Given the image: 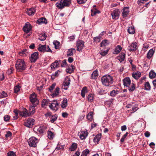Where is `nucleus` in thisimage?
Returning <instances> with one entry per match:
<instances>
[{
    "instance_id": "nucleus-1",
    "label": "nucleus",
    "mask_w": 156,
    "mask_h": 156,
    "mask_svg": "<svg viewBox=\"0 0 156 156\" xmlns=\"http://www.w3.org/2000/svg\"><path fill=\"white\" fill-rule=\"evenodd\" d=\"M15 67L17 71L21 72L25 70L27 68V65L23 59H18L15 64Z\"/></svg>"
},
{
    "instance_id": "nucleus-2",
    "label": "nucleus",
    "mask_w": 156,
    "mask_h": 156,
    "mask_svg": "<svg viewBox=\"0 0 156 156\" xmlns=\"http://www.w3.org/2000/svg\"><path fill=\"white\" fill-rule=\"evenodd\" d=\"M123 85L125 87L127 88L129 92H133L135 89V85L131 83L130 78L129 77L125 78L123 80Z\"/></svg>"
},
{
    "instance_id": "nucleus-3",
    "label": "nucleus",
    "mask_w": 156,
    "mask_h": 156,
    "mask_svg": "<svg viewBox=\"0 0 156 156\" xmlns=\"http://www.w3.org/2000/svg\"><path fill=\"white\" fill-rule=\"evenodd\" d=\"M101 82L103 85L108 86L112 83L113 79L110 75H105L102 77Z\"/></svg>"
},
{
    "instance_id": "nucleus-4",
    "label": "nucleus",
    "mask_w": 156,
    "mask_h": 156,
    "mask_svg": "<svg viewBox=\"0 0 156 156\" xmlns=\"http://www.w3.org/2000/svg\"><path fill=\"white\" fill-rule=\"evenodd\" d=\"M71 3V0H61L60 2H57L56 6L59 9H62L65 6H68Z\"/></svg>"
},
{
    "instance_id": "nucleus-5",
    "label": "nucleus",
    "mask_w": 156,
    "mask_h": 156,
    "mask_svg": "<svg viewBox=\"0 0 156 156\" xmlns=\"http://www.w3.org/2000/svg\"><path fill=\"white\" fill-rule=\"evenodd\" d=\"M37 49L39 51L43 52L46 51L50 52L51 53L52 52V51L50 49L49 46H47L46 44L43 45L41 44H39Z\"/></svg>"
},
{
    "instance_id": "nucleus-6",
    "label": "nucleus",
    "mask_w": 156,
    "mask_h": 156,
    "mask_svg": "<svg viewBox=\"0 0 156 156\" xmlns=\"http://www.w3.org/2000/svg\"><path fill=\"white\" fill-rule=\"evenodd\" d=\"M59 106V103L56 100H54L53 102L49 103L50 108L54 112L58 110Z\"/></svg>"
},
{
    "instance_id": "nucleus-7",
    "label": "nucleus",
    "mask_w": 156,
    "mask_h": 156,
    "mask_svg": "<svg viewBox=\"0 0 156 156\" xmlns=\"http://www.w3.org/2000/svg\"><path fill=\"white\" fill-rule=\"evenodd\" d=\"M28 144L30 147H35L37 143V139L34 136H32L28 140Z\"/></svg>"
},
{
    "instance_id": "nucleus-8",
    "label": "nucleus",
    "mask_w": 156,
    "mask_h": 156,
    "mask_svg": "<svg viewBox=\"0 0 156 156\" xmlns=\"http://www.w3.org/2000/svg\"><path fill=\"white\" fill-rule=\"evenodd\" d=\"M77 47L76 50L79 52L81 51L84 47V42L82 40H79L76 43Z\"/></svg>"
},
{
    "instance_id": "nucleus-9",
    "label": "nucleus",
    "mask_w": 156,
    "mask_h": 156,
    "mask_svg": "<svg viewBox=\"0 0 156 156\" xmlns=\"http://www.w3.org/2000/svg\"><path fill=\"white\" fill-rule=\"evenodd\" d=\"M30 99L31 104H36V105H37L39 101L36 98V94L35 93H33L30 95Z\"/></svg>"
},
{
    "instance_id": "nucleus-10",
    "label": "nucleus",
    "mask_w": 156,
    "mask_h": 156,
    "mask_svg": "<svg viewBox=\"0 0 156 156\" xmlns=\"http://www.w3.org/2000/svg\"><path fill=\"white\" fill-rule=\"evenodd\" d=\"M34 120L32 118H29L24 122V125L28 128L32 127L34 125Z\"/></svg>"
},
{
    "instance_id": "nucleus-11",
    "label": "nucleus",
    "mask_w": 156,
    "mask_h": 156,
    "mask_svg": "<svg viewBox=\"0 0 156 156\" xmlns=\"http://www.w3.org/2000/svg\"><path fill=\"white\" fill-rule=\"evenodd\" d=\"M120 12L118 9L114 10L111 13L112 18L114 20H117L119 19V16Z\"/></svg>"
},
{
    "instance_id": "nucleus-12",
    "label": "nucleus",
    "mask_w": 156,
    "mask_h": 156,
    "mask_svg": "<svg viewBox=\"0 0 156 156\" xmlns=\"http://www.w3.org/2000/svg\"><path fill=\"white\" fill-rule=\"evenodd\" d=\"M137 45V43L134 41L128 46V49L130 51H135L136 50Z\"/></svg>"
},
{
    "instance_id": "nucleus-13",
    "label": "nucleus",
    "mask_w": 156,
    "mask_h": 156,
    "mask_svg": "<svg viewBox=\"0 0 156 156\" xmlns=\"http://www.w3.org/2000/svg\"><path fill=\"white\" fill-rule=\"evenodd\" d=\"M31 29L32 27L30 24L27 22L26 23L25 25L23 28V30L25 32L27 33L31 30Z\"/></svg>"
},
{
    "instance_id": "nucleus-14",
    "label": "nucleus",
    "mask_w": 156,
    "mask_h": 156,
    "mask_svg": "<svg viewBox=\"0 0 156 156\" xmlns=\"http://www.w3.org/2000/svg\"><path fill=\"white\" fill-rule=\"evenodd\" d=\"M19 114L22 117H26L30 116L27 110L25 108L23 109V111L19 112Z\"/></svg>"
},
{
    "instance_id": "nucleus-15",
    "label": "nucleus",
    "mask_w": 156,
    "mask_h": 156,
    "mask_svg": "<svg viewBox=\"0 0 156 156\" xmlns=\"http://www.w3.org/2000/svg\"><path fill=\"white\" fill-rule=\"evenodd\" d=\"M122 10V16L123 18H125L129 14V7H125L123 8Z\"/></svg>"
},
{
    "instance_id": "nucleus-16",
    "label": "nucleus",
    "mask_w": 156,
    "mask_h": 156,
    "mask_svg": "<svg viewBox=\"0 0 156 156\" xmlns=\"http://www.w3.org/2000/svg\"><path fill=\"white\" fill-rule=\"evenodd\" d=\"M38 58V53L37 52H35L31 55L30 60L31 62H34Z\"/></svg>"
},
{
    "instance_id": "nucleus-17",
    "label": "nucleus",
    "mask_w": 156,
    "mask_h": 156,
    "mask_svg": "<svg viewBox=\"0 0 156 156\" xmlns=\"http://www.w3.org/2000/svg\"><path fill=\"white\" fill-rule=\"evenodd\" d=\"M37 105L36 104H31L29 109V114L30 115L33 114L35 112V107Z\"/></svg>"
},
{
    "instance_id": "nucleus-18",
    "label": "nucleus",
    "mask_w": 156,
    "mask_h": 156,
    "mask_svg": "<svg viewBox=\"0 0 156 156\" xmlns=\"http://www.w3.org/2000/svg\"><path fill=\"white\" fill-rule=\"evenodd\" d=\"M80 139L81 140L85 139L87 136V131H82L78 133Z\"/></svg>"
},
{
    "instance_id": "nucleus-19",
    "label": "nucleus",
    "mask_w": 156,
    "mask_h": 156,
    "mask_svg": "<svg viewBox=\"0 0 156 156\" xmlns=\"http://www.w3.org/2000/svg\"><path fill=\"white\" fill-rule=\"evenodd\" d=\"M61 63V61L60 60H56L54 62L51 64L50 66L51 68L52 69L57 67L59 63Z\"/></svg>"
},
{
    "instance_id": "nucleus-20",
    "label": "nucleus",
    "mask_w": 156,
    "mask_h": 156,
    "mask_svg": "<svg viewBox=\"0 0 156 156\" xmlns=\"http://www.w3.org/2000/svg\"><path fill=\"white\" fill-rule=\"evenodd\" d=\"M125 54L124 52H122L117 57V59L120 62L123 61L125 58Z\"/></svg>"
},
{
    "instance_id": "nucleus-21",
    "label": "nucleus",
    "mask_w": 156,
    "mask_h": 156,
    "mask_svg": "<svg viewBox=\"0 0 156 156\" xmlns=\"http://www.w3.org/2000/svg\"><path fill=\"white\" fill-rule=\"evenodd\" d=\"M140 72L137 71L135 73L132 74V76L135 79H137L140 77L141 76Z\"/></svg>"
},
{
    "instance_id": "nucleus-22",
    "label": "nucleus",
    "mask_w": 156,
    "mask_h": 156,
    "mask_svg": "<svg viewBox=\"0 0 156 156\" xmlns=\"http://www.w3.org/2000/svg\"><path fill=\"white\" fill-rule=\"evenodd\" d=\"M154 51L153 49H150L147 54V57L150 59L153 55Z\"/></svg>"
},
{
    "instance_id": "nucleus-23",
    "label": "nucleus",
    "mask_w": 156,
    "mask_h": 156,
    "mask_svg": "<svg viewBox=\"0 0 156 156\" xmlns=\"http://www.w3.org/2000/svg\"><path fill=\"white\" fill-rule=\"evenodd\" d=\"M75 52L76 50L75 48L69 49L67 51V56H73V53H75Z\"/></svg>"
},
{
    "instance_id": "nucleus-24",
    "label": "nucleus",
    "mask_w": 156,
    "mask_h": 156,
    "mask_svg": "<svg viewBox=\"0 0 156 156\" xmlns=\"http://www.w3.org/2000/svg\"><path fill=\"white\" fill-rule=\"evenodd\" d=\"M46 129L45 127L44 126H41L37 129V132L40 134L43 133Z\"/></svg>"
},
{
    "instance_id": "nucleus-25",
    "label": "nucleus",
    "mask_w": 156,
    "mask_h": 156,
    "mask_svg": "<svg viewBox=\"0 0 156 156\" xmlns=\"http://www.w3.org/2000/svg\"><path fill=\"white\" fill-rule=\"evenodd\" d=\"M35 9L34 8H31L29 9L27 12V13L29 16H32L34 14L35 12Z\"/></svg>"
},
{
    "instance_id": "nucleus-26",
    "label": "nucleus",
    "mask_w": 156,
    "mask_h": 156,
    "mask_svg": "<svg viewBox=\"0 0 156 156\" xmlns=\"http://www.w3.org/2000/svg\"><path fill=\"white\" fill-rule=\"evenodd\" d=\"M101 138V135L100 134H98L96 135L94 138V143H96L97 144Z\"/></svg>"
},
{
    "instance_id": "nucleus-27",
    "label": "nucleus",
    "mask_w": 156,
    "mask_h": 156,
    "mask_svg": "<svg viewBox=\"0 0 156 156\" xmlns=\"http://www.w3.org/2000/svg\"><path fill=\"white\" fill-rule=\"evenodd\" d=\"M122 49V47L119 45H117L115 48L113 53L114 54H117L119 53Z\"/></svg>"
},
{
    "instance_id": "nucleus-28",
    "label": "nucleus",
    "mask_w": 156,
    "mask_h": 156,
    "mask_svg": "<svg viewBox=\"0 0 156 156\" xmlns=\"http://www.w3.org/2000/svg\"><path fill=\"white\" fill-rule=\"evenodd\" d=\"M37 23L39 24H41V23H44L46 24L47 23V20L46 19L43 17H41L39 19H38L37 20Z\"/></svg>"
},
{
    "instance_id": "nucleus-29",
    "label": "nucleus",
    "mask_w": 156,
    "mask_h": 156,
    "mask_svg": "<svg viewBox=\"0 0 156 156\" xmlns=\"http://www.w3.org/2000/svg\"><path fill=\"white\" fill-rule=\"evenodd\" d=\"M98 76V71L96 69L94 70L91 74V78L93 79H96Z\"/></svg>"
},
{
    "instance_id": "nucleus-30",
    "label": "nucleus",
    "mask_w": 156,
    "mask_h": 156,
    "mask_svg": "<svg viewBox=\"0 0 156 156\" xmlns=\"http://www.w3.org/2000/svg\"><path fill=\"white\" fill-rule=\"evenodd\" d=\"M49 101L48 99H43L42 101L41 105L42 107H44L49 104Z\"/></svg>"
},
{
    "instance_id": "nucleus-31",
    "label": "nucleus",
    "mask_w": 156,
    "mask_h": 156,
    "mask_svg": "<svg viewBox=\"0 0 156 156\" xmlns=\"http://www.w3.org/2000/svg\"><path fill=\"white\" fill-rule=\"evenodd\" d=\"M67 105V101L66 98H65L62 102L61 106L63 108H66Z\"/></svg>"
},
{
    "instance_id": "nucleus-32",
    "label": "nucleus",
    "mask_w": 156,
    "mask_h": 156,
    "mask_svg": "<svg viewBox=\"0 0 156 156\" xmlns=\"http://www.w3.org/2000/svg\"><path fill=\"white\" fill-rule=\"evenodd\" d=\"M47 36L45 34H41L39 36L38 39L41 41H44L46 39Z\"/></svg>"
},
{
    "instance_id": "nucleus-33",
    "label": "nucleus",
    "mask_w": 156,
    "mask_h": 156,
    "mask_svg": "<svg viewBox=\"0 0 156 156\" xmlns=\"http://www.w3.org/2000/svg\"><path fill=\"white\" fill-rule=\"evenodd\" d=\"M74 66L72 65H71L70 67H69L66 69V71L67 73H71L74 70Z\"/></svg>"
},
{
    "instance_id": "nucleus-34",
    "label": "nucleus",
    "mask_w": 156,
    "mask_h": 156,
    "mask_svg": "<svg viewBox=\"0 0 156 156\" xmlns=\"http://www.w3.org/2000/svg\"><path fill=\"white\" fill-rule=\"evenodd\" d=\"M144 89L146 90L149 91L151 90V87L148 82H146L144 84Z\"/></svg>"
},
{
    "instance_id": "nucleus-35",
    "label": "nucleus",
    "mask_w": 156,
    "mask_h": 156,
    "mask_svg": "<svg viewBox=\"0 0 156 156\" xmlns=\"http://www.w3.org/2000/svg\"><path fill=\"white\" fill-rule=\"evenodd\" d=\"M90 152V151L88 149H86L82 152L80 156H87Z\"/></svg>"
},
{
    "instance_id": "nucleus-36",
    "label": "nucleus",
    "mask_w": 156,
    "mask_h": 156,
    "mask_svg": "<svg viewBox=\"0 0 156 156\" xmlns=\"http://www.w3.org/2000/svg\"><path fill=\"white\" fill-rule=\"evenodd\" d=\"M119 93L118 90H113L111 91L110 94V95L112 97H115Z\"/></svg>"
},
{
    "instance_id": "nucleus-37",
    "label": "nucleus",
    "mask_w": 156,
    "mask_h": 156,
    "mask_svg": "<svg viewBox=\"0 0 156 156\" xmlns=\"http://www.w3.org/2000/svg\"><path fill=\"white\" fill-rule=\"evenodd\" d=\"M70 79L68 77H67L65 78V80L63 84H65L66 86L68 87L70 84Z\"/></svg>"
},
{
    "instance_id": "nucleus-38",
    "label": "nucleus",
    "mask_w": 156,
    "mask_h": 156,
    "mask_svg": "<svg viewBox=\"0 0 156 156\" xmlns=\"http://www.w3.org/2000/svg\"><path fill=\"white\" fill-rule=\"evenodd\" d=\"M95 10L94 9H91V15L92 16H93L96 15L97 13L99 14L100 13V12L99 10H97L96 8H95Z\"/></svg>"
},
{
    "instance_id": "nucleus-39",
    "label": "nucleus",
    "mask_w": 156,
    "mask_h": 156,
    "mask_svg": "<svg viewBox=\"0 0 156 156\" xmlns=\"http://www.w3.org/2000/svg\"><path fill=\"white\" fill-rule=\"evenodd\" d=\"M128 32L131 34H133L135 32V29L133 27H129L128 29Z\"/></svg>"
},
{
    "instance_id": "nucleus-40",
    "label": "nucleus",
    "mask_w": 156,
    "mask_h": 156,
    "mask_svg": "<svg viewBox=\"0 0 156 156\" xmlns=\"http://www.w3.org/2000/svg\"><path fill=\"white\" fill-rule=\"evenodd\" d=\"M149 77L151 79L154 78L156 76V73L154 71H151L149 73Z\"/></svg>"
},
{
    "instance_id": "nucleus-41",
    "label": "nucleus",
    "mask_w": 156,
    "mask_h": 156,
    "mask_svg": "<svg viewBox=\"0 0 156 156\" xmlns=\"http://www.w3.org/2000/svg\"><path fill=\"white\" fill-rule=\"evenodd\" d=\"M27 50L23 49L19 52V54L20 55L25 57L27 55Z\"/></svg>"
},
{
    "instance_id": "nucleus-42",
    "label": "nucleus",
    "mask_w": 156,
    "mask_h": 156,
    "mask_svg": "<svg viewBox=\"0 0 156 156\" xmlns=\"http://www.w3.org/2000/svg\"><path fill=\"white\" fill-rule=\"evenodd\" d=\"M48 136L49 139H52L54 137L53 133L50 131H48Z\"/></svg>"
},
{
    "instance_id": "nucleus-43",
    "label": "nucleus",
    "mask_w": 156,
    "mask_h": 156,
    "mask_svg": "<svg viewBox=\"0 0 156 156\" xmlns=\"http://www.w3.org/2000/svg\"><path fill=\"white\" fill-rule=\"evenodd\" d=\"M59 91V88L58 87H57L55 89L54 93L52 95L53 96H56L58 95Z\"/></svg>"
},
{
    "instance_id": "nucleus-44",
    "label": "nucleus",
    "mask_w": 156,
    "mask_h": 156,
    "mask_svg": "<svg viewBox=\"0 0 156 156\" xmlns=\"http://www.w3.org/2000/svg\"><path fill=\"white\" fill-rule=\"evenodd\" d=\"M93 112H89L87 115V119L91 121L93 119Z\"/></svg>"
},
{
    "instance_id": "nucleus-45",
    "label": "nucleus",
    "mask_w": 156,
    "mask_h": 156,
    "mask_svg": "<svg viewBox=\"0 0 156 156\" xmlns=\"http://www.w3.org/2000/svg\"><path fill=\"white\" fill-rule=\"evenodd\" d=\"M94 97V96L93 94H89L87 96V98L89 101L91 102H92L93 101Z\"/></svg>"
},
{
    "instance_id": "nucleus-46",
    "label": "nucleus",
    "mask_w": 156,
    "mask_h": 156,
    "mask_svg": "<svg viewBox=\"0 0 156 156\" xmlns=\"http://www.w3.org/2000/svg\"><path fill=\"white\" fill-rule=\"evenodd\" d=\"M101 37L100 36H98L97 37H94L93 38L94 41L96 43H98L100 41Z\"/></svg>"
},
{
    "instance_id": "nucleus-47",
    "label": "nucleus",
    "mask_w": 156,
    "mask_h": 156,
    "mask_svg": "<svg viewBox=\"0 0 156 156\" xmlns=\"http://www.w3.org/2000/svg\"><path fill=\"white\" fill-rule=\"evenodd\" d=\"M57 118V116L56 115H55L51 116L50 119V121L52 123H53L55 122Z\"/></svg>"
},
{
    "instance_id": "nucleus-48",
    "label": "nucleus",
    "mask_w": 156,
    "mask_h": 156,
    "mask_svg": "<svg viewBox=\"0 0 156 156\" xmlns=\"http://www.w3.org/2000/svg\"><path fill=\"white\" fill-rule=\"evenodd\" d=\"M107 42L108 41L107 40H103L100 44L101 47H103L106 46L108 44Z\"/></svg>"
},
{
    "instance_id": "nucleus-49",
    "label": "nucleus",
    "mask_w": 156,
    "mask_h": 156,
    "mask_svg": "<svg viewBox=\"0 0 156 156\" xmlns=\"http://www.w3.org/2000/svg\"><path fill=\"white\" fill-rule=\"evenodd\" d=\"M7 95V94L5 91H2L0 94V98H5Z\"/></svg>"
},
{
    "instance_id": "nucleus-50",
    "label": "nucleus",
    "mask_w": 156,
    "mask_h": 156,
    "mask_svg": "<svg viewBox=\"0 0 156 156\" xmlns=\"http://www.w3.org/2000/svg\"><path fill=\"white\" fill-rule=\"evenodd\" d=\"M53 44L55 45V48L56 49L58 48L59 46V42L57 41L53 42Z\"/></svg>"
},
{
    "instance_id": "nucleus-51",
    "label": "nucleus",
    "mask_w": 156,
    "mask_h": 156,
    "mask_svg": "<svg viewBox=\"0 0 156 156\" xmlns=\"http://www.w3.org/2000/svg\"><path fill=\"white\" fill-rule=\"evenodd\" d=\"M56 85L55 83H53L52 84L51 86H50L49 88H48L49 91L50 92H51L53 90V89L55 88V87Z\"/></svg>"
},
{
    "instance_id": "nucleus-52",
    "label": "nucleus",
    "mask_w": 156,
    "mask_h": 156,
    "mask_svg": "<svg viewBox=\"0 0 156 156\" xmlns=\"http://www.w3.org/2000/svg\"><path fill=\"white\" fill-rule=\"evenodd\" d=\"M20 87L19 85H16L14 88L15 93H17L20 90Z\"/></svg>"
},
{
    "instance_id": "nucleus-53",
    "label": "nucleus",
    "mask_w": 156,
    "mask_h": 156,
    "mask_svg": "<svg viewBox=\"0 0 156 156\" xmlns=\"http://www.w3.org/2000/svg\"><path fill=\"white\" fill-rule=\"evenodd\" d=\"M108 51V50H106L105 51H101L100 52V54L101 55L104 56L107 54Z\"/></svg>"
},
{
    "instance_id": "nucleus-54",
    "label": "nucleus",
    "mask_w": 156,
    "mask_h": 156,
    "mask_svg": "<svg viewBox=\"0 0 156 156\" xmlns=\"http://www.w3.org/2000/svg\"><path fill=\"white\" fill-rule=\"evenodd\" d=\"M7 154L8 156H16L15 153L13 151H10L8 152Z\"/></svg>"
},
{
    "instance_id": "nucleus-55",
    "label": "nucleus",
    "mask_w": 156,
    "mask_h": 156,
    "mask_svg": "<svg viewBox=\"0 0 156 156\" xmlns=\"http://www.w3.org/2000/svg\"><path fill=\"white\" fill-rule=\"evenodd\" d=\"M10 119V117L8 115H6L4 117V120L5 122H7L9 121Z\"/></svg>"
},
{
    "instance_id": "nucleus-56",
    "label": "nucleus",
    "mask_w": 156,
    "mask_h": 156,
    "mask_svg": "<svg viewBox=\"0 0 156 156\" xmlns=\"http://www.w3.org/2000/svg\"><path fill=\"white\" fill-rule=\"evenodd\" d=\"M64 147V145H62L60 146L59 144H58L57 146L56 149H57V150H61L63 149Z\"/></svg>"
},
{
    "instance_id": "nucleus-57",
    "label": "nucleus",
    "mask_w": 156,
    "mask_h": 156,
    "mask_svg": "<svg viewBox=\"0 0 156 156\" xmlns=\"http://www.w3.org/2000/svg\"><path fill=\"white\" fill-rule=\"evenodd\" d=\"M87 0H77V2L78 4H82L85 3Z\"/></svg>"
},
{
    "instance_id": "nucleus-58",
    "label": "nucleus",
    "mask_w": 156,
    "mask_h": 156,
    "mask_svg": "<svg viewBox=\"0 0 156 156\" xmlns=\"http://www.w3.org/2000/svg\"><path fill=\"white\" fill-rule=\"evenodd\" d=\"M66 59H64L61 62V66L62 67H64L66 65Z\"/></svg>"
},
{
    "instance_id": "nucleus-59",
    "label": "nucleus",
    "mask_w": 156,
    "mask_h": 156,
    "mask_svg": "<svg viewBox=\"0 0 156 156\" xmlns=\"http://www.w3.org/2000/svg\"><path fill=\"white\" fill-rule=\"evenodd\" d=\"M147 1V0H138L137 3L139 5H141L142 3H144L145 2Z\"/></svg>"
},
{
    "instance_id": "nucleus-60",
    "label": "nucleus",
    "mask_w": 156,
    "mask_h": 156,
    "mask_svg": "<svg viewBox=\"0 0 156 156\" xmlns=\"http://www.w3.org/2000/svg\"><path fill=\"white\" fill-rule=\"evenodd\" d=\"M72 149L71 150V151H73L75 150L77 146L76 144H73L72 145Z\"/></svg>"
},
{
    "instance_id": "nucleus-61",
    "label": "nucleus",
    "mask_w": 156,
    "mask_h": 156,
    "mask_svg": "<svg viewBox=\"0 0 156 156\" xmlns=\"http://www.w3.org/2000/svg\"><path fill=\"white\" fill-rule=\"evenodd\" d=\"M113 101V99H110L105 102L106 104L108 105H110L112 103Z\"/></svg>"
},
{
    "instance_id": "nucleus-62",
    "label": "nucleus",
    "mask_w": 156,
    "mask_h": 156,
    "mask_svg": "<svg viewBox=\"0 0 156 156\" xmlns=\"http://www.w3.org/2000/svg\"><path fill=\"white\" fill-rule=\"evenodd\" d=\"M12 135V133L9 131H8L7 133L5 134V136L6 137H9L10 136Z\"/></svg>"
},
{
    "instance_id": "nucleus-63",
    "label": "nucleus",
    "mask_w": 156,
    "mask_h": 156,
    "mask_svg": "<svg viewBox=\"0 0 156 156\" xmlns=\"http://www.w3.org/2000/svg\"><path fill=\"white\" fill-rule=\"evenodd\" d=\"M150 133L147 131L146 132L144 133L145 136L147 137H149L150 136Z\"/></svg>"
},
{
    "instance_id": "nucleus-64",
    "label": "nucleus",
    "mask_w": 156,
    "mask_h": 156,
    "mask_svg": "<svg viewBox=\"0 0 156 156\" xmlns=\"http://www.w3.org/2000/svg\"><path fill=\"white\" fill-rule=\"evenodd\" d=\"M81 91L83 92H84L85 93H86L87 92V88L86 87H83Z\"/></svg>"
}]
</instances>
